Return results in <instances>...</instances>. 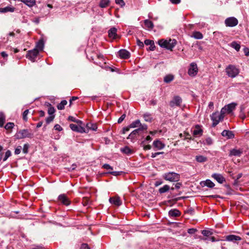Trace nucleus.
Masks as SVG:
<instances>
[{
	"label": "nucleus",
	"instance_id": "nucleus-10",
	"mask_svg": "<svg viewBox=\"0 0 249 249\" xmlns=\"http://www.w3.org/2000/svg\"><path fill=\"white\" fill-rule=\"evenodd\" d=\"M70 127L72 130L75 132L80 133L86 132L85 129L81 126H78L76 124H70Z\"/></svg>",
	"mask_w": 249,
	"mask_h": 249
},
{
	"label": "nucleus",
	"instance_id": "nucleus-50",
	"mask_svg": "<svg viewBox=\"0 0 249 249\" xmlns=\"http://www.w3.org/2000/svg\"><path fill=\"white\" fill-rule=\"evenodd\" d=\"M54 117V115H50L46 119V122L47 124L50 123L53 120Z\"/></svg>",
	"mask_w": 249,
	"mask_h": 249
},
{
	"label": "nucleus",
	"instance_id": "nucleus-3",
	"mask_svg": "<svg viewBox=\"0 0 249 249\" xmlns=\"http://www.w3.org/2000/svg\"><path fill=\"white\" fill-rule=\"evenodd\" d=\"M163 177L165 180L171 182L178 181L180 178L179 175L175 172L165 173Z\"/></svg>",
	"mask_w": 249,
	"mask_h": 249
},
{
	"label": "nucleus",
	"instance_id": "nucleus-53",
	"mask_svg": "<svg viewBox=\"0 0 249 249\" xmlns=\"http://www.w3.org/2000/svg\"><path fill=\"white\" fill-rule=\"evenodd\" d=\"M103 167L104 168V169H106V170H113V168L112 167H111V166H110L109 164H104L103 165Z\"/></svg>",
	"mask_w": 249,
	"mask_h": 249
},
{
	"label": "nucleus",
	"instance_id": "nucleus-51",
	"mask_svg": "<svg viewBox=\"0 0 249 249\" xmlns=\"http://www.w3.org/2000/svg\"><path fill=\"white\" fill-rule=\"evenodd\" d=\"M227 113V110H226V109L224 107H223L221 109V111H220V112H219V114H220V115H222L223 116V118H224V117H225V115Z\"/></svg>",
	"mask_w": 249,
	"mask_h": 249
},
{
	"label": "nucleus",
	"instance_id": "nucleus-31",
	"mask_svg": "<svg viewBox=\"0 0 249 249\" xmlns=\"http://www.w3.org/2000/svg\"><path fill=\"white\" fill-rule=\"evenodd\" d=\"M174 79V76L172 74H168L164 77V82L166 83L171 82Z\"/></svg>",
	"mask_w": 249,
	"mask_h": 249
},
{
	"label": "nucleus",
	"instance_id": "nucleus-48",
	"mask_svg": "<svg viewBox=\"0 0 249 249\" xmlns=\"http://www.w3.org/2000/svg\"><path fill=\"white\" fill-rule=\"evenodd\" d=\"M29 113V110L28 109H26L25 110L23 113V114H22V117H23V119L25 121H27V115Z\"/></svg>",
	"mask_w": 249,
	"mask_h": 249
},
{
	"label": "nucleus",
	"instance_id": "nucleus-22",
	"mask_svg": "<svg viewBox=\"0 0 249 249\" xmlns=\"http://www.w3.org/2000/svg\"><path fill=\"white\" fill-rule=\"evenodd\" d=\"M201 186H206L209 188H213L214 186V184L211 180L207 179L204 181H202L200 183Z\"/></svg>",
	"mask_w": 249,
	"mask_h": 249
},
{
	"label": "nucleus",
	"instance_id": "nucleus-29",
	"mask_svg": "<svg viewBox=\"0 0 249 249\" xmlns=\"http://www.w3.org/2000/svg\"><path fill=\"white\" fill-rule=\"evenodd\" d=\"M141 125V122L139 120H137L133 122H132L129 124V127L131 128L138 127L139 126Z\"/></svg>",
	"mask_w": 249,
	"mask_h": 249
},
{
	"label": "nucleus",
	"instance_id": "nucleus-37",
	"mask_svg": "<svg viewBox=\"0 0 249 249\" xmlns=\"http://www.w3.org/2000/svg\"><path fill=\"white\" fill-rule=\"evenodd\" d=\"M67 104V102L66 100H63L60 103L58 104L57 107L59 110H62L64 108L65 106H66Z\"/></svg>",
	"mask_w": 249,
	"mask_h": 249
},
{
	"label": "nucleus",
	"instance_id": "nucleus-60",
	"mask_svg": "<svg viewBox=\"0 0 249 249\" xmlns=\"http://www.w3.org/2000/svg\"><path fill=\"white\" fill-rule=\"evenodd\" d=\"M125 117V114H123L119 118V119L118 120V123L119 124L120 123H121L124 120V119Z\"/></svg>",
	"mask_w": 249,
	"mask_h": 249
},
{
	"label": "nucleus",
	"instance_id": "nucleus-14",
	"mask_svg": "<svg viewBox=\"0 0 249 249\" xmlns=\"http://www.w3.org/2000/svg\"><path fill=\"white\" fill-rule=\"evenodd\" d=\"M153 146L156 150L162 149L165 147V144L159 140H156L153 142Z\"/></svg>",
	"mask_w": 249,
	"mask_h": 249
},
{
	"label": "nucleus",
	"instance_id": "nucleus-63",
	"mask_svg": "<svg viewBox=\"0 0 249 249\" xmlns=\"http://www.w3.org/2000/svg\"><path fill=\"white\" fill-rule=\"evenodd\" d=\"M196 229H189L188 230V232L189 233V234H194L195 233L196 231Z\"/></svg>",
	"mask_w": 249,
	"mask_h": 249
},
{
	"label": "nucleus",
	"instance_id": "nucleus-32",
	"mask_svg": "<svg viewBox=\"0 0 249 249\" xmlns=\"http://www.w3.org/2000/svg\"><path fill=\"white\" fill-rule=\"evenodd\" d=\"M193 37L196 39H200L203 37V35L199 32H194L193 34Z\"/></svg>",
	"mask_w": 249,
	"mask_h": 249
},
{
	"label": "nucleus",
	"instance_id": "nucleus-11",
	"mask_svg": "<svg viewBox=\"0 0 249 249\" xmlns=\"http://www.w3.org/2000/svg\"><path fill=\"white\" fill-rule=\"evenodd\" d=\"M58 200L63 204L68 206L70 204V200L65 194H61L58 196Z\"/></svg>",
	"mask_w": 249,
	"mask_h": 249
},
{
	"label": "nucleus",
	"instance_id": "nucleus-21",
	"mask_svg": "<svg viewBox=\"0 0 249 249\" xmlns=\"http://www.w3.org/2000/svg\"><path fill=\"white\" fill-rule=\"evenodd\" d=\"M108 36L110 38H112L113 39L116 38L117 36V29L115 27L111 28L108 31Z\"/></svg>",
	"mask_w": 249,
	"mask_h": 249
},
{
	"label": "nucleus",
	"instance_id": "nucleus-16",
	"mask_svg": "<svg viewBox=\"0 0 249 249\" xmlns=\"http://www.w3.org/2000/svg\"><path fill=\"white\" fill-rule=\"evenodd\" d=\"M221 135L223 137H226L227 139H232L234 137V135L231 131L224 130L221 133Z\"/></svg>",
	"mask_w": 249,
	"mask_h": 249
},
{
	"label": "nucleus",
	"instance_id": "nucleus-24",
	"mask_svg": "<svg viewBox=\"0 0 249 249\" xmlns=\"http://www.w3.org/2000/svg\"><path fill=\"white\" fill-rule=\"evenodd\" d=\"M15 8L13 7L7 6L4 8H0V13L13 12Z\"/></svg>",
	"mask_w": 249,
	"mask_h": 249
},
{
	"label": "nucleus",
	"instance_id": "nucleus-43",
	"mask_svg": "<svg viewBox=\"0 0 249 249\" xmlns=\"http://www.w3.org/2000/svg\"><path fill=\"white\" fill-rule=\"evenodd\" d=\"M68 120L72 121L73 122L79 124H82V122L81 121L77 120L74 117L71 116L69 117Z\"/></svg>",
	"mask_w": 249,
	"mask_h": 249
},
{
	"label": "nucleus",
	"instance_id": "nucleus-8",
	"mask_svg": "<svg viewBox=\"0 0 249 249\" xmlns=\"http://www.w3.org/2000/svg\"><path fill=\"white\" fill-rule=\"evenodd\" d=\"M238 20L234 17H230L227 18L225 20V23L226 26L234 27L238 24Z\"/></svg>",
	"mask_w": 249,
	"mask_h": 249
},
{
	"label": "nucleus",
	"instance_id": "nucleus-15",
	"mask_svg": "<svg viewBox=\"0 0 249 249\" xmlns=\"http://www.w3.org/2000/svg\"><path fill=\"white\" fill-rule=\"evenodd\" d=\"M119 56L123 59H127L130 57V53L126 50H120L119 52Z\"/></svg>",
	"mask_w": 249,
	"mask_h": 249
},
{
	"label": "nucleus",
	"instance_id": "nucleus-47",
	"mask_svg": "<svg viewBox=\"0 0 249 249\" xmlns=\"http://www.w3.org/2000/svg\"><path fill=\"white\" fill-rule=\"evenodd\" d=\"M29 148V145L28 143H26L24 145L22 151L24 154H27L28 152V149Z\"/></svg>",
	"mask_w": 249,
	"mask_h": 249
},
{
	"label": "nucleus",
	"instance_id": "nucleus-42",
	"mask_svg": "<svg viewBox=\"0 0 249 249\" xmlns=\"http://www.w3.org/2000/svg\"><path fill=\"white\" fill-rule=\"evenodd\" d=\"M138 134L137 130L136 129L134 130L127 137V139H133L135 136Z\"/></svg>",
	"mask_w": 249,
	"mask_h": 249
},
{
	"label": "nucleus",
	"instance_id": "nucleus-2",
	"mask_svg": "<svg viewBox=\"0 0 249 249\" xmlns=\"http://www.w3.org/2000/svg\"><path fill=\"white\" fill-rule=\"evenodd\" d=\"M159 45L162 48L172 50L176 44L175 39L164 40L160 39L158 41Z\"/></svg>",
	"mask_w": 249,
	"mask_h": 249
},
{
	"label": "nucleus",
	"instance_id": "nucleus-64",
	"mask_svg": "<svg viewBox=\"0 0 249 249\" xmlns=\"http://www.w3.org/2000/svg\"><path fill=\"white\" fill-rule=\"evenodd\" d=\"M206 143L208 144V145H211L213 143V141H212V140L210 138H208L207 139H206Z\"/></svg>",
	"mask_w": 249,
	"mask_h": 249
},
{
	"label": "nucleus",
	"instance_id": "nucleus-23",
	"mask_svg": "<svg viewBox=\"0 0 249 249\" xmlns=\"http://www.w3.org/2000/svg\"><path fill=\"white\" fill-rule=\"evenodd\" d=\"M144 24L145 26V28L147 29L148 30H152L154 28V24L153 23L148 20V19H145L144 20Z\"/></svg>",
	"mask_w": 249,
	"mask_h": 249
},
{
	"label": "nucleus",
	"instance_id": "nucleus-58",
	"mask_svg": "<svg viewBox=\"0 0 249 249\" xmlns=\"http://www.w3.org/2000/svg\"><path fill=\"white\" fill-rule=\"evenodd\" d=\"M163 154V152H156V153H152L151 154V157L153 158H154L156 157L158 155L160 154Z\"/></svg>",
	"mask_w": 249,
	"mask_h": 249
},
{
	"label": "nucleus",
	"instance_id": "nucleus-7",
	"mask_svg": "<svg viewBox=\"0 0 249 249\" xmlns=\"http://www.w3.org/2000/svg\"><path fill=\"white\" fill-rule=\"evenodd\" d=\"M198 72V68L196 63L193 62L188 69V73L191 76H196Z\"/></svg>",
	"mask_w": 249,
	"mask_h": 249
},
{
	"label": "nucleus",
	"instance_id": "nucleus-6",
	"mask_svg": "<svg viewBox=\"0 0 249 249\" xmlns=\"http://www.w3.org/2000/svg\"><path fill=\"white\" fill-rule=\"evenodd\" d=\"M38 51L36 49L30 50L26 54V57L31 61L34 62L38 54Z\"/></svg>",
	"mask_w": 249,
	"mask_h": 249
},
{
	"label": "nucleus",
	"instance_id": "nucleus-62",
	"mask_svg": "<svg viewBox=\"0 0 249 249\" xmlns=\"http://www.w3.org/2000/svg\"><path fill=\"white\" fill-rule=\"evenodd\" d=\"M153 42H154L153 41H152L149 39H146L144 41V43L146 45H150L151 44H153Z\"/></svg>",
	"mask_w": 249,
	"mask_h": 249
},
{
	"label": "nucleus",
	"instance_id": "nucleus-4",
	"mask_svg": "<svg viewBox=\"0 0 249 249\" xmlns=\"http://www.w3.org/2000/svg\"><path fill=\"white\" fill-rule=\"evenodd\" d=\"M227 74L230 77L234 78L239 73V71L234 66L230 65L226 69Z\"/></svg>",
	"mask_w": 249,
	"mask_h": 249
},
{
	"label": "nucleus",
	"instance_id": "nucleus-34",
	"mask_svg": "<svg viewBox=\"0 0 249 249\" xmlns=\"http://www.w3.org/2000/svg\"><path fill=\"white\" fill-rule=\"evenodd\" d=\"M47 106L48 107V113L50 115H53V114L55 111L54 108L49 103H48Z\"/></svg>",
	"mask_w": 249,
	"mask_h": 249
},
{
	"label": "nucleus",
	"instance_id": "nucleus-1",
	"mask_svg": "<svg viewBox=\"0 0 249 249\" xmlns=\"http://www.w3.org/2000/svg\"><path fill=\"white\" fill-rule=\"evenodd\" d=\"M15 137L17 139H22L25 138L32 139L34 137V133L32 130L27 129H23L19 131L15 134Z\"/></svg>",
	"mask_w": 249,
	"mask_h": 249
},
{
	"label": "nucleus",
	"instance_id": "nucleus-54",
	"mask_svg": "<svg viewBox=\"0 0 249 249\" xmlns=\"http://www.w3.org/2000/svg\"><path fill=\"white\" fill-rule=\"evenodd\" d=\"M115 2L116 4L120 5L122 7L125 4L123 0H115Z\"/></svg>",
	"mask_w": 249,
	"mask_h": 249
},
{
	"label": "nucleus",
	"instance_id": "nucleus-45",
	"mask_svg": "<svg viewBox=\"0 0 249 249\" xmlns=\"http://www.w3.org/2000/svg\"><path fill=\"white\" fill-rule=\"evenodd\" d=\"M15 126V124L13 123L9 122L6 124L5 125L4 128L6 129H12Z\"/></svg>",
	"mask_w": 249,
	"mask_h": 249
},
{
	"label": "nucleus",
	"instance_id": "nucleus-20",
	"mask_svg": "<svg viewBox=\"0 0 249 249\" xmlns=\"http://www.w3.org/2000/svg\"><path fill=\"white\" fill-rule=\"evenodd\" d=\"M29 7H32L36 4V0H19Z\"/></svg>",
	"mask_w": 249,
	"mask_h": 249
},
{
	"label": "nucleus",
	"instance_id": "nucleus-36",
	"mask_svg": "<svg viewBox=\"0 0 249 249\" xmlns=\"http://www.w3.org/2000/svg\"><path fill=\"white\" fill-rule=\"evenodd\" d=\"M87 127L89 129L95 131L97 129V126L96 124L92 123H88L86 125Z\"/></svg>",
	"mask_w": 249,
	"mask_h": 249
},
{
	"label": "nucleus",
	"instance_id": "nucleus-33",
	"mask_svg": "<svg viewBox=\"0 0 249 249\" xmlns=\"http://www.w3.org/2000/svg\"><path fill=\"white\" fill-rule=\"evenodd\" d=\"M121 151L123 153H124L127 155L131 154L133 152V151L127 146H125L124 148H121Z\"/></svg>",
	"mask_w": 249,
	"mask_h": 249
},
{
	"label": "nucleus",
	"instance_id": "nucleus-49",
	"mask_svg": "<svg viewBox=\"0 0 249 249\" xmlns=\"http://www.w3.org/2000/svg\"><path fill=\"white\" fill-rule=\"evenodd\" d=\"M152 138L150 136H147L145 139L142 142V144L146 143L147 142H151Z\"/></svg>",
	"mask_w": 249,
	"mask_h": 249
},
{
	"label": "nucleus",
	"instance_id": "nucleus-38",
	"mask_svg": "<svg viewBox=\"0 0 249 249\" xmlns=\"http://www.w3.org/2000/svg\"><path fill=\"white\" fill-rule=\"evenodd\" d=\"M231 46L236 50L237 51H239L240 49V45L237 43L236 41H233L231 44Z\"/></svg>",
	"mask_w": 249,
	"mask_h": 249
},
{
	"label": "nucleus",
	"instance_id": "nucleus-17",
	"mask_svg": "<svg viewBox=\"0 0 249 249\" xmlns=\"http://www.w3.org/2000/svg\"><path fill=\"white\" fill-rule=\"evenodd\" d=\"M226 240L228 241L235 242L236 241H240L241 240V238L235 235H229L226 237Z\"/></svg>",
	"mask_w": 249,
	"mask_h": 249
},
{
	"label": "nucleus",
	"instance_id": "nucleus-27",
	"mask_svg": "<svg viewBox=\"0 0 249 249\" xmlns=\"http://www.w3.org/2000/svg\"><path fill=\"white\" fill-rule=\"evenodd\" d=\"M44 48V42L42 40H39L36 45L35 49H36L38 52L42 51Z\"/></svg>",
	"mask_w": 249,
	"mask_h": 249
},
{
	"label": "nucleus",
	"instance_id": "nucleus-52",
	"mask_svg": "<svg viewBox=\"0 0 249 249\" xmlns=\"http://www.w3.org/2000/svg\"><path fill=\"white\" fill-rule=\"evenodd\" d=\"M22 148H21V146H18L16 149H15V154L16 155H18L19 154L20 152H21V150Z\"/></svg>",
	"mask_w": 249,
	"mask_h": 249
},
{
	"label": "nucleus",
	"instance_id": "nucleus-12",
	"mask_svg": "<svg viewBox=\"0 0 249 249\" xmlns=\"http://www.w3.org/2000/svg\"><path fill=\"white\" fill-rule=\"evenodd\" d=\"M243 153L242 149L233 148L230 151L229 156L240 157Z\"/></svg>",
	"mask_w": 249,
	"mask_h": 249
},
{
	"label": "nucleus",
	"instance_id": "nucleus-44",
	"mask_svg": "<svg viewBox=\"0 0 249 249\" xmlns=\"http://www.w3.org/2000/svg\"><path fill=\"white\" fill-rule=\"evenodd\" d=\"M201 239L205 241H212V242H215L216 240L215 239V238L213 236H209L207 237H204L202 238Z\"/></svg>",
	"mask_w": 249,
	"mask_h": 249
},
{
	"label": "nucleus",
	"instance_id": "nucleus-39",
	"mask_svg": "<svg viewBox=\"0 0 249 249\" xmlns=\"http://www.w3.org/2000/svg\"><path fill=\"white\" fill-rule=\"evenodd\" d=\"M201 233L205 236V237H209L213 234V232L210 230H204L201 231Z\"/></svg>",
	"mask_w": 249,
	"mask_h": 249
},
{
	"label": "nucleus",
	"instance_id": "nucleus-30",
	"mask_svg": "<svg viewBox=\"0 0 249 249\" xmlns=\"http://www.w3.org/2000/svg\"><path fill=\"white\" fill-rule=\"evenodd\" d=\"M196 160L198 162H204L207 161V158L203 156L199 155L196 157Z\"/></svg>",
	"mask_w": 249,
	"mask_h": 249
},
{
	"label": "nucleus",
	"instance_id": "nucleus-40",
	"mask_svg": "<svg viewBox=\"0 0 249 249\" xmlns=\"http://www.w3.org/2000/svg\"><path fill=\"white\" fill-rule=\"evenodd\" d=\"M147 129V125L146 124H142L141 123V125L138 126L137 129H136V130H137V132L139 133V132H140L141 131H143V130H146Z\"/></svg>",
	"mask_w": 249,
	"mask_h": 249
},
{
	"label": "nucleus",
	"instance_id": "nucleus-57",
	"mask_svg": "<svg viewBox=\"0 0 249 249\" xmlns=\"http://www.w3.org/2000/svg\"><path fill=\"white\" fill-rule=\"evenodd\" d=\"M146 143L142 144L143 146V149L145 150H150L151 148V146L150 145H145Z\"/></svg>",
	"mask_w": 249,
	"mask_h": 249
},
{
	"label": "nucleus",
	"instance_id": "nucleus-19",
	"mask_svg": "<svg viewBox=\"0 0 249 249\" xmlns=\"http://www.w3.org/2000/svg\"><path fill=\"white\" fill-rule=\"evenodd\" d=\"M109 202L118 206L121 205L122 204L121 200L119 197L110 198Z\"/></svg>",
	"mask_w": 249,
	"mask_h": 249
},
{
	"label": "nucleus",
	"instance_id": "nucleus-35",
	"mask_svg": "<svg viewBox=\"0 0 249 249\" xmlns=\"http://www.w3.org/2000/svg\"><path fill=\"white\" fill-rule=\"evenodd\" d=\"M170 189V187L168 185H165L159 189V193L160 194L164 193Z\"/></svg>",
	"mask_w": 249,
	"mask_h": 249
},
{
	"label": "nucleus",
	"instance_id": "nucleus-46",
	"mask_svg": "<svg viewBox=\"0 0 249 249\" xmlns=\"http://www.w3.org/2000/svg\"><path fill=\"white\" fill-rule=\"evenodd\" d=\"M143 118L146 122H151L152 118L151 117L149 114H145L143 115Z\"/></svg>",
	"mask_w": 249,
	"mask_h": 249
},
{
	"label": "nucleus",
	"instance_id": "nucleus-61",
	"mask_svg": "<svg viewBox=\"0 0 249 249\" xmlns=\"http://www.w3.org/2000/svg\"><path fill=\"white\" fill-rule=\"evenodd\" d=\"M130 128H131V127H129V125L126 127H124L122 132L123 134L125 133L126 132L128 131L130 129Z\"/></svg>",
	"mask_w": 249,
	"mask_h": 249
},
{
	"label": "nucleus",
	"instance_id": "nucleus-5",
	"mask_svg": "<svg viewBox=\"0 0 249 249\" xmlns=\"http://www.w3.org/2000/svg\"><path fill=\"white\" fill-rule=\"evenodd\" d=\"M211 119L213 121L212 126L215 127L220 122L223 120V116L219 114V112H215L211 115Z\"/></svg>",
	"mask_w": 249,
	"mask_h": 249
},
{
	"label": "nucleus",
	"instance_id": "nucleus-18",
	"mask_svg": "<svg viewBox=\"0 0 249 249\" xmlns=\"http://www.w3.org/2000/svg\"><path fill=\"white\" fill-rule=\"evenodd\" d=\"M236 106V104L232 103L225 106L224 107L227 110V113L229 114L231 113L233 110H234Z\"/></svg>",
	"mask_w": 249,
	"mask_h": 249
},
{
	"label": "nucleus",
	"instance_id": "nucleus-25",
	"mask_svg": "<svg viewBox=\"0 0 249 249\" xmlns=\"http://www.w3.org/2000/svg\"><path fill=\"white\" fill-rule=\"evenodd\" d=\"M180 213L177 209H172L169 211V215L171 217H177L180 215Z\"/></svg>",
	"mask_w": 249,
	"mask_h": 249
},
{
	"label": "nucleus",
	"instance_id": "nucleus-56",
	"mask_svg": "<svg viewBox=\"0 0 249 249\" xmlns=\"http://www.w3.org/2000/svg\"><path fill=\"white\" fill-rule=\"evenodd\" d=\"M80 249H90V248L87 244L83 243L81 245Z\"/></svg>",
	"mask_w": 249,
	"mask_h": 249
},
{
	"label": "nucleus",
	"instance_id": "nucleus-55",
	"mask_svg": "<svg viewBox=\"0 0 249 249\" xmlns=\"http://www.w3.org/2000/svg\"><path fill=\"white\" fill-rule=\"evenodd\" d=\"M108 173L114 176H118L121 174L122 172L112 171Z\"/></svg>",
	"mask_w": 249,
	"mask_h": 249
},
{
	"label": "nucleus",
	"instance_id": "nucleus-41",
	"mask_svg": "<svg viewBox=\"0 0 249 249\" xmlns=\"http://www.w3.org/2000/svg\"><path fill=\"white\" fill-rule=\"evenodd\" d=\"M5 121V116L2 112L0 113V126L2 127Z\"/></svg>",
	"mask_w": 249,
	"mask_h": 249
},
{
	"label": "nucleus",
	"instance_id": "nucleus-26",
	"mask_svg": "<svg viewBox=\"0 0 249 249\" xmlns=\"http://www.w3.org/2000/svg\"><path fill=\"white\" fill-rule=\"evenodd\" d=\"M193 134L195 136L202 135V130L200 128L199 125H196L195 129L193 131Z\"/></svg>",
	"mask_w": 249,
	"mask_h": 249
},
{
	"label": "nucleus",
	"instance_id": "nucleus-13",
	"mask_svg": "<svg viewBox=\"0 0 249 249\" xmlns=\"http://www.w3.org/2000/svg\"><path fill=\"white\" fill-rule=\"evenodd\" d=\"M212 177L215 179L218 183H223L226 181L224 177L220 174L214 173L212 175Z\"/></svg>",
	"mask_w": 249,
	"mask_h": 249
},
{
	"label": "nucleus",
	"instance_id": "nucleus-28",
	"mask_svg": "<svg viewBox=\"0 0 249 249\" xmlns=\"http://www.w3.org/2000/svg\"><path fill=\"white\" fill-rule=\"evenodd\" d=\"M109 0H100L99 6L101 8H106L109 5Z\"/></svg>",
	"mask_w": 249,
	"mask_h": 249
},
{
	"label": "nucleus",
	"instance_id": "nucleus-59",
	"mask_svg": "<svg viewBox=\"0 0 249 249\" xmlns=\"http://www.w3.org/2000/svg\"><path fill=\"white\" fill-rule=\"evenodd\" d=\"M54 129L55 130H58L59 131H60L62 130V129H63L62 127L59 124H56L54 125Z\"/></svg>",
	"mask_w": 249,
	"mask_h": 249
},
{
	"label": "nucleus",
	"instance_id": "nucleus-9",
	"mask_svg": "<svg viewBox=\"0 0 249 249\" xmlns=\"http://www.w3.org/2000/svg\"><path fill=\"white\" fill-rule=\"evenodd\" d=\"M182 102L181 98L178 96L174 97V99L170 102L169 105L172 107L175 106H179Z\"/></svg>",
	"mask_w": 249,
	"mask_h": 249
}]
</instances>
